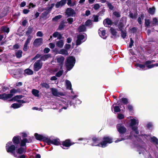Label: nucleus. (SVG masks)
I'll list each match as a JSON object with an SVG mask.
<instances>
[{"label": "nucleus", "mask_w": 158, "mask_h": 158, "mask_svg": "<svg viewBox=\"0 0 158 158\" xmlns=\"http://www.w3.org/2000/svg\"><path fill=\"white\" fill-rule=\"evenodd\" d=\"M9 98H10V94H6L4 93L2 94H0V99L6 100Z\"/></svg>", "instance_id": "obj_17"}, {"label": "nucleus", "mask_w": 158, "mask_h": 158, "mask_svg": "<svg viewBox=\"0 0 158 158\" xmlns=\"http://www.w3.org/2000/svg\"><path fill=\"white\" fill-rule=\"evenodd\" d=\"M110 31L111 34L113 35V36H111V37L114 38H116L117 37V33L115 30L112 28H110Z\"/></svg>", "instance_id": "obj_26"}, {"label": "nucleus", "mask_w": 158, "mask_h": 158, "mask_svg": "<svg viewBox=\"0 0 158 158\" xmlns=\"http://www.w3.org/2000/svg\"><path fill=\"white\" fill-rule=\"evenodd\" d=\"M0 31L2 32H4L8 33L10 31L9 28L6 26H3L1 28Z\"/></svg>", "instance_id": "obj_21"}, {"label": "nucleus", "mask_w": 158, "mask_h": 158, "mask_svg": "<svg viewBox=\"0 0 158 158\" xmlns=\"http://www.w3.org/2000/svg\"><path fill=\"white\" fill-rule=\"evenodd\" d=\"M20 92H21V90L19 88L17 89L13 88L10 90V98L13 96V94L16 93H19Z\"/></svg>", "instance_id": "obj_19"}, {"label": "nucleus", "mask_w": 158, "mask_h": 158, "mask_svg": "<svg viewBox=\"0 0 158 158\" xmlns=\"http://www.w3.org/2000/svg\"><path fill=\"white\" fill-rule=\"evenodd\" d=\"M54 6L55 4L53 3L51 4V6L50 7H48L47 8V9H48V10L50 11L53 7Z\"/></svg>", "instance_id": "obj_58"}, {"label": "nucleus", "mask_w": 158, "mask_h": 158, "mask_svg": "<svg viewBox=\"0 0 158 158\" xmlns=\"http://www.w3.org/2000/svg\"><path fill=\"white\" fill-rule=\"evenodd\" d=\"M24 73L28 75H31L33 74V71L29 69H26L24 71Z\"/></svg>", "instance_id": "obj_29"}, {"label": "nucleus", "mask_w": 158, "mask_h": 158, "mask_svg": "<svg viewBox=\"0 0 158 158\" xmlns=\"http://www.w3.org/2000/svg\"><path fill=\"white\" fill-rule=\"evenodd\" d=\"M22 106L21 104H18L16 103H14L11 106L14 109H16L19 108Z\"/></svg>", "instance_id": "obj_35"}, {"label": "nucleus", "mask_w": 158, "mask_h": 158, "mask_svg": "<svg viewBox=\"0 0 158 158\" xmlns=\"http://www.w3.org/2000/svg\"><path fill=\"white\" fill-rule=\"evenodd\" d=\"M68 23L70 24H71L73 21V19L72 18H69L67 20Z\"/></svg>", "instance_id": "obj_53"}, {"label": "nucleus", "mask_w": 158, "mask_h": 158, "mask_svg": "<svg viewBox=\"0 0 158 158\" xmlns=\"http://www.w3.org/2000/svg\"><path fill=\"white\" fill-rule=\"evenodd\" d=\"M37 36L39 37H42L43 36V34L41 31H39L36 34Z\"/></svg>", "instance_id": "obj_56"}, {"label": "nucleus", "mask_w": 158, "mask_h": 158, "mask_svg": "<svg viewBox=\"0 0 158 158\" xmlns=\"http://www.w3.org/2000/svg\"><path fill=\"white\" fill-rule=\"evenodd\" d=\"M39 91L36 89H33L32 90V94L35 96L38 97L39 96Z\"/></svg>", "instance_id": "obj_31"}, {"label": "nucleus", "mask_w": 158, "mask_h": 158, "mask_svg": "<svg viewBox=\"0 0 158 158\" xmlns=\"http://www.w3.org/2000/svg\"><path fill=\"white\" fill-rule=\"evenodd\" d=\"M151 141L153 142L156 144V146L158 148L157 145H158V140L155 137H153L151 138Z\"/></svg>", "instance_id": "obj_34"}, {"label": "nucleus", "mask_w": 158, "mask_h": 158, "mask_svg": "<svg viewBox=\"0 0 158 158\" xmlns=\"http://www.w3.org/2000/svg\"><path fill=\"white\" fill-rule=\"evenodd\" d=\"M51 56L50 54H48L44 55L43 56H42L40 57V59L41 60L45 61L47 60L48 58L50 57H51Z\"/></svg>", "instance_id": "obj_22"}, {"label": "nucleus", "mask_w": 158, "mask_h": 158, "mask_svg": "<svg viewBox=\"0 0 158 158\" xmlns=\"http://www.w3.org/2000/svg\"><path fill=\"white\" fill-rule=\"evenodd\" d=\"M106 3L109 8L111 10H112L113 9L114 6H113V5L111 4V3L107 2Z\"/></svg>", "instance_id": "obj_45"}, {"label": "nucleus", "mask_w": 158, "mask_h": 158, "mask_svg": "<svg viewBox=\"0 0 158 158\" xmlns=\"http://www.w3.org/2000/svg\"><path fill=\"white\" fill-rule=\"evenodd\" d=\"M66 86L67 89H71L72 85L71 82L68 80H66L65 81Z\"/></svg>", "instance_id": "obj_27"}, {"label": "nucleus", "mask_w": 158, "mask_h": 158, "mask_svg": "<svg viewBox=\"0 0 158 158\" xmlns=\"http://www.w3.org/2000/svg\"><path fill=\"white\" fill-rule=\"evenodd\" d=\"M23 96L22 95H16L12 99H10V101H17L19 99H21L23 98Z\"/></svg>", "instance_id": "obj_30"}, {"label": "nucleus", "mask_w": 158, "mask_h": 158, "mask_svg": "<svg viewBox=\"0 0 158 158\" xmlns=\"http://www.w3.org/2000/svg\"><path fill=\"white\" fill-rule=\"evenodd\" d=\"M20 140H21V137L20 136L17 135L14 137L12 140L14 144H17L20 143Z\"/></svg>", "instance_id": "obj_18"}, {"label": "nucleus", "mask_w": 158, "mask_h": 158, "mask_svg": "<svg viewBox=\"0 0 158 158\" xmlns=\"http://www.w3.org/2000/svg\"><path fill=\"white\" fill-rule=\"evenodd\" d=\"M158 26V20L156 18H154L151 25V26Z\"/></svg>", "instance_id": "obj_33"}, {"label": "nucleus", "mask_w": 158, "mask_h": 158, "mask_svg": "<svg viewBox=\"0 0 158 158\" xmlns=\"http://www.w3.org/2000/svg\"><path fill=\"white\" fill-rule=\"evenodd\" d=\"M114 112H117L120 111V109L118 106H117L114 107Z\"/></svg>", "instance_id": "obj_49"}, {"label": "nucleus", "mask_w": 158, "mask_h": 158, "mask_svg": "<svg viewBox=\"0 0 158 158\" xmlns=\"http://www.w3.org/2000/svg\"><path fill=\"white\" fill-rule=\"evenodd\" d=\"M32 38V37L30 35L29 36L27 39L25 44L28 45L30 43Z\"/></svg>", "instance_id": "obj_38"}, {"label": "nucleus", "mask_w": 158, "mask_h": 158, "mask_svg": "<svg viewBox=\"0 0 158 158\" xmlns=\"http://www.w3.org/2000/svg\"><path fill=\"white\" fill-rule=\"evenodd\" d=\"M52 94L55 96L60 97L63 96L64 94L62 92H58L57 90L54 88L51 89Z\"/></svg>", "instance_id": "obj_9"}, {"label": "nucleus", "mask_w": 158, "mask_h": 158, "mask_svg": "<svg viewBox=\"0 0 158 158\" xmlns=\"http://www.w3.org/2000/svg\"><path fill=\"white\" fill-rule=\"evenodd\" d=\"M79 32H84L86 30V27L84 25H82L80 26L78 29Z\"/></svg>", "instance_id": "obj_25"}, {"label": "nucleus", "mask_w": 158, "mask_h": 158, "mask_svg": "<svg viewBox=\"0 0 158 158\" xmlns=\"http://www.w3.org/2000/svg\"><path fill=\"white\" fill-rule=\"evenodd\" d=\"M49 12L50 11L49 10H48V9L47 10L44 11L42 13V15L43 17H46L47 16V15L49 13Z\"/></svg>", "instance_id": "obj_48"}, {"label": "nucleus", "mask_w": 158, "mask_h": 158, "mask_svg": "<svg viewBox=\"0 0 158 158\" xmlns=\"http://www.w3.org/2000/svg\"><path fill=\"white\" fill-rule=\"evenodd\" d=\"M129 16L132 19H136L137 18V15L135 14L131 13L129 15Z\"/></svg>", "instance_id": "obj_43"}, {"label": "nucleus", "mask_w": 158, "mask_h": 158, "mask_svg": "<svg viewBox=\"0 0 158 158\" xmlns=\"http://www.w3.org/2000/svg\"><path fill=\"white\" fill-rule=\"evenodd\" d=\"M121 101L123 103L125 104H126L128 103V99L126 98H122L121 99Z\"/></svg>", "instance_id": "obj_47"}, {"label": "nucleus", "mask_w": 158, "mask_h": 158, "mask_svg": "<svg viewBox=\"0 0 158 158\" xmlns=\"http://www.w3.org/2000/svg\"><path fill=\"white\" fill-rule=\"evenodd\" d=\"M121 31L122 37L123 38H125L126 36V33L124 32L123 31Z\"/></svg>", "instance_id": "obj_59"}, {"label": "nucleus", "mask_w": 158, "mask_h": 158, "mask_svg": "<svg viewBox=\"0 0 158 158\" xmlns=\"http://www.w3.org/2000/svg\"><path fill=\"white\" fill-rule=\"evenodd\" d=\"M152 63L151 61L148 60L146 61L144 64H138L137 65V67H139L143 70H145L147 69H150L153 68L154 66H158V63L154 64H151Z\"/></svg>", "instance_id": "obj_3"}, {"label": "nucleus", "mask_w": 158, "mask_h": 158, "mask_svg": "<svg viewBox=\"0 0 158 158\" xmlns=\"http://www.w3.org/2000/svg\"><path fill=\"white\" fill-rule=\"evenodd\" d=\"M57 62L60 64L61 67V69H62L63 63L64 60V57L62 56H58L56 58Z\"/></svg>", "instance_id": "obj_11"}, {"label": "nucleus", "mask_w": 158, "mask_h": 158, "mask_svg": "<svg viewBox=\"0 0 158 158\" xmlns=\"http://www.w3.org/2000/svg\"><path fill=\"white\" fill-rule=\"evenodd\" d=\"M66 2V0H61L59 2H57L55 6L56 8H58L64 5Z\"/></svg>", "instance_id": "obj_15"}, {"label": "nucleus", "mask_w": 158, "mask_h": 158, "mask_svg": "<svg viewBox=\"0 0 158 158\" xmlns=\"http://www.w3.org/2000/svg\"><path fill=\"white\" fill-rule=\"evenodd\" d=\"M17 152L18 154H21L25 152L26 150L24 148L22 147H20L18 149Z\"/></svg>", "instance_id": "obj_28"}, {"label": "nucleus", "mask_w": 158, "mask_h": 158, "mask_svg": "<svg viewBox=\"0 0 158 158\" xmlns=\"http://www.w3.org/2000/svg\"><path fill=\"white\" fill-rule=\"evenodd\" d=\"M35 6V5L33 4V3H30L29 4V6H28V7L29 9H30L31 7L34 8Z\"/></svg>", "instance_id": "obj_61"}, {"label": "nucleus", "mask_w": 158, "mask_h": 158, "mask_svg": "<svg viewBox=\"0 0 158 158\" xmlns=\"http://www.w3.org/2000/svg\"><path fill=\"white\" fill-rule=\"evenodd\" d=\"M155 8L154 7L150 8L148 10V12L151 15H153L155 12Z\"/></svg>", "instance_id": "obj_37"}, {"label": "nucleus", "mask_w": 158, "mask_h": 158, "mask_svg": "<svg viewBox=\"0 0 158 158\" xmlns=\"http://www.w3.org/2000/svg\"><path fill=\"white\" fill-rule=\"evenodd\" d=\"M75 59L73 56L67 58L65 60V66L68 70H70L74 66L75 63Z\"/></svg>", "instance_id": "obj_2"}, {"label": "nucleus", "mask_w": 158, "mask_h": 158, "mask_svg": "<svg viewBox=\"0 0 158 158\" xmlns=\"http://www.w3.org/2000/svg\"><path fill=\"white\" fill-rule=\"evenodd\" d=\"M113 14L117 17H119L120 16L119 13L118 12L114 11L113 12Z\"/></svg>", "instance_id": "obj_51"}, {"label": "nucleus", "mask_w": 158, "mask_h": 158, "mask_svg": "<svg viewBox=\"0 0 158 158\" xmlns=\"http://www.w3.org/2000/svg\"><path fill=\"white\" fill-rule=\"evenodd\" d=\"M103 24L105 26L109 27L112 24V21L110 19L107 18L105 19L103 21Z\"/></svg>", "instance_id": "obj_20"}, {"label": "nucleus", "mask_w": 158, "mask_h": 158, "mask_svg": "<svg viewBox=\"0 0 158 158\" xmlns=\"http://www.w3.org/2000/svg\"><path fill=\"white\" fill-rule=\"evenodd\" d=\"M145 26L148 27L150 26L151 22L149 19H145Z\"/></svg>", "instance_id": "obj_40"}, {"label": "nucleus", "mask_w": 158, "mask_h": 158, "mask_svg": "<svg viewBox=\"0 0 158 158\" xmlns=\"http://www.w3.org/2000/svg\"><path fill=\"white\" fill-rule=\"evenodd\" d=\"M134 42L131 38H130V42L129 45V47L131 48L133 45Z\"/></svg>", "instance_id": "obj_55"}, {"label": "nucleus", "mask_w": 158, "mask_h": 158, "mask_svg": "<svg viewBox=\"0 0 158 158\" xmlns=\"http://www.w3.org/2000/svg\"><path fill=\"white\" fill-rule=\"evenodd\" d=\"M43 40L42 38H37L33 42V45L34 46L38 47L41 45L43 44Z\"/></svg>", "instance_id": "obj_12"}, {"label": "nucleus", "mask_w": 158, "mask_h": 158, "mask_svg": "<svg viewBox=\"0 0 158 158\" xmlns=\"http://www.w3.org/2000/svg\"><path fill=\"white\" fill-rule=\"evenodd\" d=\"M127 108L130 111H131L133 110V107L132 106L129 105L127 106Z\"/></svg>", "instance_id": "obj_54"}, {"label": "nucleus", "mask_w": 158, "mask_h": 158, "mask_svg": "<svg viewBox=\"0 0 158 158\" xmlns=\"http://www.w3.org/2000/svg\"><path fill=\"white\" fill-rule=\"evenodd\" d=\"M98 32L99 35L103 39H105L107 37L105 31L103 28H100L98 30Z\"/></svg>", "instance_id": "obj_10"}, {"label": "nucleus", "mask_w": 158, "mask_h": 158, "mask_svg": "<svg viewBox=\"0 0 158 158\" xmlns=\"http://www.w3.org/2000/svg\"><path fill=\"white\" fill-rule=\"evenodd\" d=\"M62 144L64 147L69 148L72 144L69 139H67L62 142Z\"/></svg>", "instance_id": "obj_16"}, {"label": "nucleus", "mask_w": 158, "mask_h": 158, "mask_svg": "<svg viewBox=\"0 0 158 158\" xmlns=\"http://www.w3.org/2000/svg\"><path fill=\"white\" fill-rule=\"evenodd\" d=\"M27 44H24L23 48V50L24 51H26L28 49Z\"/></svg>", "instance_id": "obj_57"}, {"label": "nucleus", "mask_w": 158, "mask_h": 158, "mask_svg": "<svg viewBox=\"0 0 158 158\" xmlns=\"http://www.w3.org/2000/svg\"><path fill=\"white\" fill-rule=\"evenodd\" d=\"M64 44V41L63 40H60L57 41L56 43V45L58 47L62 48Z\"/></svg>", "instance_id": "obj_23"}, {"label": "nucleus", "mask_w": 158, "mask_h": 158, "mask_svg": "<svg viewBox=\"0 0 158 158\" xmlns=\"http://www.w3.org/2000/svg\"><path fill=\"white\" fill-rule=\"evenodd\" d=\"M100 8V6L98 4H96L94 5V8L95 10L98 9Z\"/></svg>", "instance_id": "obj_52"}, {"label": "nucleus", "mask_w": 158, "mask_h": 158, "mask_svg": "<svg viewBox=\"0 0 158 158\" xmlns=\"http://www.w3.org/2000/svg\"><path fill=\"white\" fill-rule=\"evenodd\" d=\"M117 128L118 132L121 134L124 133L126 131L125 127L120 124L117 125Z\"/></svg>", "instance_id": "obj_14"}, {"label": "nucleus", "mask_w": 158, "mask_h": 158, "mask_svg": "<svg viewBox=\"0 0 158 158\" xmlns=\"http://www.w3.org/2000/svg\"><path fill=\"white\" fill-rule=\"evenodd\" d=\"M42 86L43 87H44L46 89H48L49 87V86L48 84L46 83H43L41 84Z\"/></svg>", "instance_id": "obj_42"}, {"label": "nucleus", "mask_w": 158, "mask_h": 158, "mask_svg": "<svg viewBox=\"0 0 158 158\" xmlns=\"http://www.w3.org/2000/svg\"><path fill=\"white\" fill-rule=\"evenodd\" d=\"M58 53L65 55H68V51L64 49H60Z\"/></svg>", "instance_id": "obj_24"}, {"label": "nucleus", "mask_w": 158, "mask_h": 158, "mask_svg": "<svg viewBox=\"0 0 158 158\" xmlns=\"http://www.w3.org/2000/svg\"><path fill=\"white\" fill-rule=\"evenodd\" d=\"M112 142V139L109 137H104L103 141L102 142L99 138L94 137L92 139V143L91 145L93 146H98L104 148L107 146L108 143H111Z\"/></svg>", "instance_id": "obj_1"}, {"label": "nucleus", "mask_w": 158, "mask_h": 158, "mask_svg": "<svg viewBox=\"0 0 158 158\" xmlns=\"http://www.w3.org/2000/svg\"><path fill=\"white\" fill-rule=\"evenodd\" d=\"M6 149L7 152H10V142H8L6 145Z\"/></svg>", "instance_id": "obj_39"}, {"label": "nucleus", "mask_w": 158, "mask_h": 158, "mask_svg": "<svg viewBox=\"0 0 158 158\" xmlns=\"http://www.w3.org/2000/svg\"><path fill=\"white\" fill-rule=\"evenodd\" d=\"M92 24V21L90 20L89 19L86 21L85 23V25L86 26H89Z\"/></svg>", "instance_id": "obj_46"}, {"label": "nucleus", "mask_w": 158, "mask_h": 158, "mask_svg": "<svg viewBox=\"0 0 158 158\" xmlns=\"http://www.w3.org/2000/svg\"><path fill=\"white\" fill-rule=\"evenodd\" d=\"M35 137L36 139L38 140H42L44 138L43 136L42 135L38 134L37 133H35Z\"/></svg>", "instance_id": "obj_36"}, {"label": "nucleus", "mask_w": 158, "mask_h": 158, "mask_svg": "<svg viewBox=\"0 0 158 158\" xmlns=\"http://www.w3.org/2000/svg\"><path fill=\"white\" fill-rule=\"evenodd\" d=\"M15 147L14 145L10 146V152L13 153L15 150Z\"/></svg>", "instance_id": "obj_50"}, {"label": "nucleus", "mask_w": 158, "mask_h": 158, "mask_svg": "<svg viewBox=\"0 0 158 158\" xmlns=\"http://www.w3.org/2000/svg\"><path fill=\"white\" fill-rule=\"evenodd\" d=\"M86 40V38L83 35H79L77 36V39L76 40V45H79L82 43L83 42Z\"/></svg>", "instance_id": "obj_7"}, {"label": "nucleus", "mask_w": 158, "mask_h": 158, "mask_svg": "<svg viewBox=\"0 0 158 158\" xmlns=\"http://www.w3.org/2000/svg\"><path fill=\"white\" fill-rule=\"evenodd\" d=\"M32 142V140L31 138L29 139L28 140L27 139L24 138L21 140L20 142L19 143L21 147L25 146L26 145V143H31Z\"/></svg>", "instance_id": "obj_13"}, {"label": "nucleus", "mask_w": 158, "mask_h": 158, "mask_svg": "<svg viewBox=\"0 0 158 158\" xmlns=\"http://www.w3.org/2000/svg\"><path fill=\"white\" fill-rule=\"evenodd\" d=\"M138 121L136 119H133L131 120L130 125L131 127L132 130L137 134H138L139 133V132L137 130V127L135 126V125L137 124V126L138 125Z\"/></svg>", "instance_id": "obj_4"}, {"label": "nucleus", "mask_w": 158, "mask_h": 158, "mask_svg": "<svg viewBox=\"0 0 158 158\" xmlns=\"http://www.w3.org/2000/svg\"><path fill=\"white\" fill-rule=\"evenodd\" d=\"M47 143L49 145L53 144L56 145H58L60 144V140L58 139H48L47 140Z\"/></svg>", "instance_id": "obj_8"}, {"label": "nucleus", "mask_w": 158, "mask_h": 158, "mask_svg": "<svg viewBox=\"0 0 158 158\" xmlns=\"http://www.w3.org/2000/svg\"><path fill=\"white\" fill-rule=\"evenodd\" d=\"M50 51L49 48H45L44 50V53H48Z\"/></svg>", "instance_id": "obj_62"}, {"label": "nucleus", "mask_w": 158, "mask_h": 158, "mask_svg": "<svg viewBox=\"0 0 158 158\" xmlns=\"http://www.w3.org/2000/svg\"><path fill=\"white\" fill-rule=\"evenodd\" d=\"M123 24H120L118 26L119 29L121 31H123Z\"/></svg>", "instance_id": "obj_64"}, {"label": "nucleus", "mask_w": 158, "mask_h": 158, "mask_svg": "<svg viewBox=\"0 0 158 158\" xmlns=\"http://www.w3.org/2000/svg\"><path fill=\"white\" fill-rule=\"evenodd\" d=\"M22 51L21 50H19L16 52L15 55L18 58H20L22 56Z\"/></svg>", "instance_id": "obj_32"}, {"label": "nucleus", "mask_w": 158, "mask_h": 158, "mask_svg": "<svg viewBox=\"0 0 158 158\" xmlns=\"http://www.w3.org/2000/svg\"><path fill=\"white\" fill-rule=\"evenodd\" d=\"M65 13V15L67 16V17H73L76 15V12L74 10L71 8H68Z\"/></svg>", "instance_id": "obj_6"}, {"label": "nucleus", "mask_w": 158, "mask_h": 158, "mask_svg": "<svg viewBox=\"0 0 158 158\" xmlns=\"http://www.w3.org/2000/svg\"><path fill=\"white\" fill-rule=\"evenodd\" d=\"M118 117L119 119H122L124 118V116L122 114H119L118 115Z\"/></svg>", "instance_id": "obj_60"}, {"label": "nucleus", "mask_w": 158, "mask_h": 158, "mask_svg": "<svg viewBox=\"0 0 158 158\" xmlns=\"http://www.w3.org/2000/svg\"><path fill=\"white\" fill-rule=\"evenodd\" d=\"M43 63L40 60H37L34 64V70L37 71L40 69L42 66Z\"/></svg>", "instance_id": "obj_5"}, {"label": "nucleus", "mask_w": 158, "mask_h": 158, "mask_svg": "<svg viewBox=\"0 0 158 158\" xmlns=\"http://www.w3.org/2000/svg\"><path fill=\"white\" fill-rule=\"evenodd\" d=\"M62 17V16L60 15H58L55 16V17L52 19V20L54 21H56L58 19L61 18Z\"/></svg>", "instance_id": "obj_41"}, {"label": "nucleus", "mask_w": 158, "mask_h": 158, "mask_svg": "<svg viewBox=\"0 0 158 158\" xmlns=\"http://www.w3.org/2000/svg\"><path fill=\"white\" fill-rule=\"evenodd\" d=\"M71 47V45L70 44H66L65 45L64 48L67 49H69Z\"/></svg>", "instance_id": "obj_63"}, {"label": "nucleus", "mask_w": 158, "mask_h": 158, "mask_svg": "<svg viewBox=\"0 0 158 158\" xmlns=\"http://www.w3.org/2000/svg\"><path fill=\"white\" fill-rule=\"evenodd\" d=\"M63 73V71L62 70H60L56 74V76L57 77H59L62 75Z\"/></svg>", "instance_id": "obj_44"}]
</instances>
